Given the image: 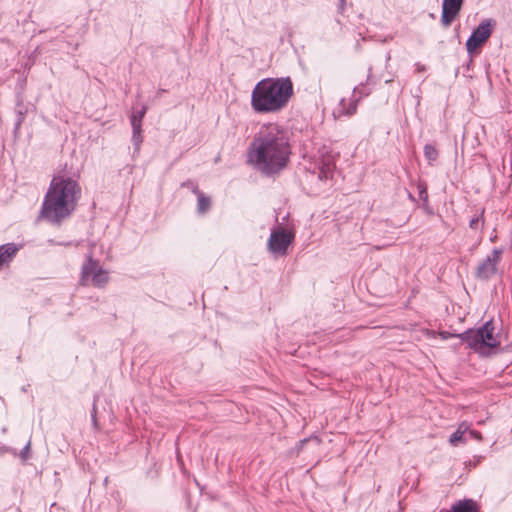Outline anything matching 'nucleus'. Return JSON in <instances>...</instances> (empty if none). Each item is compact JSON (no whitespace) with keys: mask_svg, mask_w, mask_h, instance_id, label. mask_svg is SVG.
Listing matches in <instances>:
<instances>
[{"mask_svg":"<svg viewBox=\"0 0 512 512\" xmlns=\"http://www.w3.org/2000/svg\"><path fill=\"white\" fill-rule=\"evenodd\" d=\"M81 284L84 286L93 285L95 287H104L109 281V275L98 261L94 260L91 255L82 265Z\"/></svg>","mask_w":512,"mask_h":512,"instance_id":"nucleus-5","label":"nucleus"},{"mask_svg":"<svg viewBox=\"0 0 512 512\" xmlns=\"http://www.w3.org/2000/svg\"><path fill=\"white\" fill-rule=\"evenodd\" d=\"M146 112H147V107L142 106V108L140 110L134 111L131 114L130 122H131L132 128L142 129V120H143Z\"/></svg>","mask_w":512,"mask_h":512,"instance_id":"nucleus-16","label":"nucleus"},{"mask_svg":"<svg viewBox=\"0 0 512 512\" xmlns=\"http://www.w3.org/2000/svg\"><path fill=\"white\" fill-rule=\"evenodd\" d=\"M438 150L432 144H426L424 146V156L429 164H433L438 158Z\"/></svg>","mask_w":512,"mask_h":512,"instance_id":"nucleus-17","label":"nucleus"},{"mask_svg":"<svg viewBox=\"0 0 512 512\" xmlns=\"http://www.w3.org/2000/svg\"><path fill=\"white\" fill-rule=\"evenodd\" d=\"M470 426L467 422L459 424L457 430L450 436L449 443L453 446H457L459 443H464V434L469 430Z\"/></svg>","mask_w":512,"mask_h":512,"instance_id":"nucleus-13","label":"nucleus"},{"mask_svg":"<svg viewBox=\"0 0 512 512\" xmlns=\"http://www.w3.org/2000/svg\"><path fill=\"white\" fill-rule=\"evenodd\" d=\"M439 335L443 340L455 336L445 331L440 332ZM456 336L477 352H482L486 348H494L499 345L492 321H487L478 329H470Z\"/></svg>","mask_w":512,"mask_h":512,"instance_id":"nucleus-4","label":"nucleus"},{"mask_svg":"<svg viewBox=\"0 0 512 512\" xmlns=\"http://www.w3.org/2000/svg\"><path fill=\"white\" fill-rule=\"evenodd\" d=\"M495 25L496 22L493 19H484L480 22L466 41V49L469 54H472L489 39Z\"/></svg>","mask_w":512,"mask_h":512,"instance_id":"nucleus-6","label":"nucleus"},{"mask_svg":"<svg viewBox=\"0 0 512 512\" xmlns=\"http://www.w3.org/2000/svg\"><path fill=\"white\" fill-rule=\"evenodd\" d=\"M81 197L78 182L65 175L52 178L40 210V217L52 224H60L76 209Z\"/></svg>","mask_w":512,"mask_h":512,"instance_id":"nucleus-2","label":"nucleus"},{"mask_svg":"<svg viewBox=\"0 0 512 512\" xmlns=\"http://www.w3.org/2000/svg\"><path fill=\"white\" fill-rule=\"evenodd\" d=\"M463 5V0H443L441 24L449 27L455 18L459 15Z\"/></svg>","mask_w":512,"mask_h":512,"instance_id":"nucleus-10","label":"nucleus"},{"mask_svg":"<svg viewBox=\"0 0 512 512\" xmlns=\"http://www.w3.org/2000/svg\"><path fill=\"white\" fill-rule=\"evenodd\" d=\"M335 169L334 156L326 148L318 151L315 158L313 173H317L320 180H327L332 177Z\"/></svg>","mask_w":512,"mask_h":512,"instance_id":"nucleus-9","label":"nucleus"},{"mask_svg":"<svg viewBox=\"0 0 512 512\" xmlns=\"http://www.w3.org/2000/svg\"><path fill=\"white\" fill-rule=\"evenodd\" d=\"M292 147L286 129L276 123L261 127L248 150V162L266 176L283 171L290 161Z\"/></svg>","mask_w":512,"mask_h":512,"instance_id":"nucleus-1","label":"nucleus"},{"mask_svg":"<svg viewBox=\"0 0 512 512\" xmlns=\"http://www.w3.org/2000/svg\"><path fill=\"white\" fill-rule=\"evenodd\" d=\"M483 222H484V219H483V211H482L480 215L475 216V217H473V218L470 220V222H469V227H470L471 229L476 230V229H478V227H479L480 223H482V224H483Z\"/></svg>","mask_w":512,"mask_h":512,"instance_id":"nucleus-19","label":"nucleus"},{"mask_svg":"<svg viewBox=\"0 0 512 512\" xmlns=\"http://www.w3.org/2000/svg\"><path fill=\"white\" fill-rule=\"evenodd\" d=\"M193 192L197 195L198 203H197V211L200 214L206 213L211 207V200L209 197L205 196L201 191L198 190L197 187L193 189Z\"/></svg>","mask_w":512,"mask_h":512,"instance_id":"nucleus-15","label":"nucleus"},{"mask_svg":"<svg viewBox=\"0 0 512 512\" xmlns=\"http://www.w3.org/2000/svg\"><path fill=\"white\" fill-rule=\"evenodd\" d=\"M133 130V133H132V142L135 146V149L136 150H139V147L143 141V137L141 135V131L142 129H135V128H132Z\"/></svg>","mask_w":512,"mask_h":512,"instance_id":"nucleus-18","label":"nucleus"},{"mask_svg":"<svg viewBox=\"0 0 512 512\" xmlns=\"http://www.w3.org/2000/svg\"><path fill=\"white\" fill-rule=\"evenodd\" d=\"M308 441V439H304L303 441H301L302 444L306 443Z\"/></svg>","mask_w":512,"mask_h":512,"instance_id":"nucleus-24","label":"nucleus"},{"mask_svg":"<svg viewBox=\"0 0 512 512\" xmlns=\"http://www.w3.org/2000/svg\"><path fill=\"white\" fill-rule=\"evenodd\" d=\"M91 417H92V422H93L94 427H97L96 405L95 404L93 405V411H92Z\"/></svg>","mask_w":512,"mask_h":512,"instance_id":"nucleus-23","label":"nucleus"},{"mask_svg":"<svg viewBox=\"0 0 512 512\" xmlns=\"http://www.w3.org/2000/svg\"><path fill=\"white\" fill-rule=\"evenodd\" d=\"M451 512H477V505L471 499L460 500L452 505Z\"/></svg>","mask_w":512,"mask_h":512,"instance_id":"nucleus-14","label":"nucleus"},{"mask_svg":"<svg viewBox=\"0 0 512 512\" xmlns=\"http://www.w3.org/2000/svg\"><path fill=\"white\" fill-rule=\"evenodd\" d=\"M467 432H469V435H470L472 438H474V439H476V440H478V441H481V440H482V435H481V433H480V432H478V431H476V430H470V429H469Z\"/></svg>","mask_w":512,"mask_h":512,"instance_id":"nucleus-22","label":"nucleus"},{"mask_svg":"<svg viewBox=\"0 0 512 512\" xmlns=\"http://www.w3.org/2000/svg\"><path fill=\"white\" fill-rule=\"evenodd\" d=\"M417 188L419 192V198L426 202L428 200V192L426 185L424 183H418Z\"/></svg>","mask_w":512,"mask_h":512,"instance_id":"nucleus-21","label":"nucleus"},{"mask_svg":"<svg viewBox=\"0 0 512 512\" xmlns=\"http://www.w3.org/2000/svg\"><path fill=\"white\" fill-rule=\"evenodd\" d=\"M293 240L294 234L292 232L283 228L273 230L268 240L269 251L274 254L285 255L289 245L293 242Z\"/></svg>","mask_w":512,"mask_h":512,"instance_id":"nucleus-7","label":"nucleus"},{"mask_svg":"<svg viewBox=\"0 0 512 512\" xmlns=\"http://www.w3.org/2000/svg\"><path fill=\"white\" fill-rule=\"evenodd\" d=\"M21 248V244L13 242L0 245V271L10 265Z\"/></svg>","mask_w":512,"mask_h":512,"instance_id":"nucleus-11","label":"nucleus"},{"mask_svg":"<svg viewBox=\"0 0 512 512\" xmlns=\"http://www.w3.org/2000/svg\"><path fill=\"white\" fill-rule=\"evenodd\" d=\"M357 88H354L353 95L349 98H342L338 108L334 111L335 117L351 116L356 112L358 99L355 98Z\"/></svg>","mask_w":512,"mask_h":512,"instance_id":"nucleus-12","label":"nucleus"},{"mask_svg":"<svg viewBox=\"0 0 512 512\" xmlns=\"http://www.w3.org/2000/svg\"><path fill=\"white\" fill-rule=\"evenodd\" d=\"M502 254L503 248H494L477 266L476 276L481 280H488L493 277L497 273V265L501 260Z\"/></svg>","mask_w":512,"mask_h":512,"instance_id":"nucleus-8","label":"nucleus"},{"mask_svg":"<svg viewBox=\"0 0 512 512\" xmlns=\"http://www.w3.org/2000/svg\"><path fill=\"white\" fill-rule=\"evenodd\" d=\"M293 95L290 77L264 78L252 90L251 107L256 113H278L288 106Z\"/></svg>","mask_w":512,"mask_h":512,"instance_id":"nucleus-3","label":"nucleus"},{"mask_svg":"<svg viewBox=\"0 0 512 512\" xmlns=\"http://www.w3.org/2000/svg\"><path fill=\"white\" fill-rule=\"evenodd\" d=\"M31 440H28L25 447L19 453V457L22 461H27L30 458Z\"/></svg>","mask_w":512,"mask_h":512,"instance_id":"nucleus-20","label":"nucleus"}]
</instances>
